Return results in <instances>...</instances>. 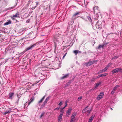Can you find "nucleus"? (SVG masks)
<instances>
[{
  "mask_svg": "<svg viewBox=\"0 0 122 122\" xmlns=\"http://www.w3.org/2000/svg\"><path fill=\"white\" fill-rule=\"evenodd\" d=\"M39 44V43L37 42L33 44V45L30 46L27 48L25 50H24L22 52V53H23V54H24L25 51L31 50L34 47L37 46V45H38Z\"/></svg>",
  "mask_w": 122,
  "mask_h": 122,
  "instance_id": "f257e3e1",
  "label": "nucleus"
},
{
  "mask_svg": "<svg viewBox=\"0 0 122 122\" xmlns=\"http://www.w3.org/2000/svg\"><path fill=\"white\" fill-rule=\"evenodd\" d=\"M65 107H66L67 105V102H66V103H65Z\"/></svg>",
  "mask_w": 122,
  "mask_h": 122,
  "instance_id": "3c124183",
  "label": "nucleus"
},
{
  "mask_svg": "<svg viewBox=\"0 0 122 122\" xmlns=\"http://www.w3.org/2000/svg\"><path fill=\"white\" fill-rule=\"evenodd\" d=\"M37 7L36 6H33V7H32V8H31V9L32 10H34V9H35V8L36 7Z\"/></svg>",
  "mask_w": 122,
  "mask_h": 122,
  "instance_id": "a19ab883",
  "label": "nucleus"
},
{
  "mask_svg": "<svg viewBox=\"0 0 122 122\" xmlns=\"http://www.w3.org/2000/svg\"><path fill=\"white\" fill-rule=\"evenodd\" d=\"M36 7H37L38 5V4H39V2H38L37 1V2H36Z\"/></svg>",
  "mask_w": 122,
  "mask_h": 122,
  "instance_id": "37998d69",
  "label": "nucleus"
},
{
  "mask_svg": "<svg viewBox=\"0 0 122 122\" xmlns=\"http://www.w3.org/2000/svg\"><path fill=\"white\" fill-rule=\"evenodd\" d=\"M101 73V72L100 71L98 72H97V74H99V73Z\"/></svg>",
  "mask_w": 122,
  "mask_h": 122,
  "instance_id": "864d4df0",
  "label": "nucleus"
},
{
  "mask_svg": "<svg viewBox=\"0 0 122 122\" xmlns=\"http://www.w3.org/2000/svg\"><path fill=\"white\" fill-rule=\"evenodd\" d=\"M14 58L13 57H12V59H13Z\"/></svg>",
  "mask_w": 122,
  "mask_h": 122,
  "instance_id": "bf43d9fd",
  "label": "nucleus"
},
{
  "mask_svg": "<svg viewBox=\"0 0 122 122\" xmlns=\"http://www.w3.org/2000/svg\"><path fill=\"white\" fill-rule=\"evenodd\" d=\"M120 86L119 85H116L113 89V90L116 91V89L118 87H119Z\"/></svg>",
  "mask_w": 122,
  "mask_h": 122,
  "instance_id": "4468645a",
  "label": "nucleus"
},
{
  "mask_svg": "<svg viewBox=\"0 0 122 122\" xmlns=\"http://www.w3.org/2000/svg\"><path fill=\"white\" fill-rule=\"evenodd\" d=\"M72 23L71 24H73V21H72Z\"/></svg>",
  "mask_w": 122,
  "mask_h": 122,
  "instance_id": "680f3d73",
  "label": "nucleus"
},
{
  "mask_svg": "<svg viewBox=\"0 0 122 122\" xmlns=\"http://www.w3.org/2000/svg\"><path fill=\"white\" fill-rule=\"evenodd\" d=\"M100 71L101 72V73H102V72H105L104 71V70H103V69H102V70H100Z\"/></svg>",
  "mask_w": 122,
  "mask_h": 122,
  "instance_id": "49530a36",
  "label": "nucleus"
},
{
  "mask_svg": "<svg viewBox=\"0 0 122 122\" xmlns=\"http://www.w3.org/2000/svg\"><path fill=\"white\" fill-rule=\"evenodd\" d=\"M87 18L90 21H92V19L89 16H87Z\"/></svg>",
  "mask_w": 122,
  "mask_h": 122,
  "instance_id": "cd10ccee",
  "label": "nucleus"
},
{
  "mask_svg": "<svg viewBox=\"0 0 122 122\" xmlns=\"http://www.w3.org/2000/svg\"><path fill=\"white\" fill-rule=\"evenodd\" d=\"M104 94L103 92H101L97 97V100H99L102 99L103 97Z\"/></svg>",
  "mask_w": 122,
  "mask_h": 122,
  "instance_id": "7ed1b4c3",
  "label": "nucleus"
},
{
  "mask_svg": "<svg viewBox=\"0 0 122 122\" xmlns=\"http://www.w3.org/2000/svg\"><path fill=\"white\" fill-rule=\"evenodd\" d=\"M64 113V112H61L60 113V115L61 116H63V114Z\"/></svg>",
  "mask_w": 122,
  "mask_h": 122,
  "instance_id": "ea45409f",
  "label": "nucleus"
},
{
  "mask_svg": "<svg viewBox=\"0 0 122 122\" xmlns=\"http://www.w3.org/2000/svg\"><path fill=\"white\" fill-rule=\"evenodd\" d=\"M76 114L74 113H73L72 115L71 118H75L76 116Z\"/></svg>",
  "mask_w": 122,
  "mask_h": 122,
  "instance_id": "b1692460",
  "label": "nucleus"
},
{
  "mask_svg": "<svg viewBox=\"0 0 122 122\" xmlns=\"http://www.w3.org/2000/svg\"><path fill=\"white\" fill-rule=\"evenodd\" d=\"M73 52L75 54V55H76L78 53H81V51L78 50H75L73 51Z\"/></svg>",
  "mask_w": 122,
  "mask_h": 122,
  "instance_id": "9b49d317",
  "label": "nucleus"
},
{
  "mask_svg": "<svg viewBox=\"0 0 122 122\" xmlns=\"http://www.w3.org/2000/svg\"><path fill=\"white\" fill-rule=\"evenodd\" d=\"M111 108V109L112 110V108Z\"/></svg>",
  "mask_w": 122,
  "mask_h": 122,
  "instance_id": "e2e57ef3",
  "label": "nucleus"
},
{
  "mask_svg": "<svg viewBox=\"0 0 122 122\" xmlns=\"http://www.w3.org/2000/svg\"><path fill=\"white\" fill-rule=\"evenodd\" d=\"M104 45V44L103 45H99L98 47V49H100V48H103V47Z\"/></svg>",
  "mask_w": 122,
  "mask_h": 122,
  "instance_id": "aec40b11",
  "label": "nucleus"
},
{
  "mask_svg": "<svg viewBox=\"0 0 122 122\" xmlns=\"http://www.w3.org/2000/svg\"><path fill=\"white\" fill-rule=\"evenodd\" d=\"M8 113H10V111H8Z\"/></svg>",
  "mask_w": 122,
  "mask_h": 122,
  "instance_id": "052dcab7",
  "label": "nucleus"
},
{
  "mask_svg": "<svg viewBox=\"0 0 122 122\" xmlns=\"http://www.w3.org/2000/svg\"><path fill=\"white\" fill-rule=\"evenodd\" d=\"M60 108V107H57V108H56L54 110H59Z\"/></svg>",
  "mask_w": 122,
  "mask_h": 122,
  "instance_id": "c03bdc74",
  "label": "nucleus"
},
{
  "mask_svg": "<svg viewBox=\"0 0 122 122\" xmlns=\"http://www.w3.org/2000/svg\"><path fill=\"white\" fill-rule=\"evenodd\" d=\"M118 72V71L117 69H113L112 71V74H114Z\"/></svg>",
  "mask_w": 122,
  "mask_h": 122,
  "instance_id": "6ab92c4d",
  "label": "nucleus"
},
{
  "mask_svg": "<svg viewBox=\"0 0 122 122\" xmlns=\"http://www.w3.org/2000/svg\"><path fill=\"white\" fill-rule=\"evenodd\" d=\"M107 69L108 68H107V67H105L104 69H103L104 71L105 72L106 71Z\"/></svg>",
  "mask_w": 122,
  "mask_h": 122,
  "instance_id": "f704fd0d",
  "label": "nucleus"
},
{
  "mask_svg": "<svg viewBox=\"0 0 122 122\" xmlns=\"http://www.w3.org/2000/svg\"><path fill=\"white\" fill-rule=\"evenodd\" d=\"M30 21V20L29 19H28L26 21V22L27 23H29V21Z\"/></svg>",
  "mask_w": 122,
  "mask_h": 122,
  "instance_id": "a18cd8bd",
  "label": "nucleus"
},
{
  "mask_svg": "<svg viewBox=\"0 0 122 122\" xmlns=\"http://www.w3.org/2000/svg\"><path fill=\"white\" fill-rule=\"evenodd\" d=\"M72 110V108L70 107L68 110L67 112L66 113V115L67 116V115H68L70 114L71 110Z\"/></svg>",
  "mask_w": 122,
  "mask_h": 122,
  "instance_id": "6e6552de",
  "label": "nucleus"
},
{
  "mask_svg": "<svg viewBox=\"0 0 122 122\" xmlns=\"http://www.w3.org/2000/svg\"><path fill=\"white\" fill-rule=\"evenodd\" d=\"M14 7H15L14 6H13V7H10L8 8V10H11L12 9H13V8H14Z\"/></svg>",
  "mask_w": 122,
  "mask_h": 122,
  "instance_id": "2f4dec72",
  "label": "nucleus"
},
{
  "mask_svg": "<svg viewBox=\"0 0 122 122\" xmlns=\"http://www.w3.org/2000/svg\"><path fill=\"white\" fill-rule=\"evenodd\" d=\"M4 25H8V22H6L4 24Z\"/></svg>",
  "mask_w": 122,
  "mask_h": 122,
  "instance_id": "de8ad7c7",
  "label": "nucleus"
},
{
  "mask_svg": "<svg viewBox=\"0 0 122 122\" xmlns=\"http://www.w3.org/2000/svg\"><path fill=\"white\" fill-rule=\"evenodd\" d=\"M11 22L10 20H8V25L11 24Z\"/></svg>",
  "mask_w": 122,
  "mask_h": 122,
  "instance_id": "c9c22d12",
  "label": "nucleus"
},
{
  "mask_svg": "<svg viewBox=\"0 0 122 122\" xmlns=\"http://www.w3.org/2000/svg\"><path fill=\"white\" fill-rule=\"evenodd\" d=\"M63 110H62L61 109V110H60V112H63Z\"/></svg>",
  "mask_w": 122,
  "mask_h": 122,
  "instance_id": "6e6d98bb",
  "label": "nucleus"
},
{
  "mask_svg": "<svg viewBox=\"0 0 122 122\" xmlns=\"http://www.w3.org/2000/svg\"><path fill=\"white\" fill-rule=\"evenodd\" d=\"M45 96H44L38 102V103H41L42 101L44 99H45Z\"/></svg>",
  "mask_w": 122,
  "mask_h": 122,
  "instance_id": "f3484780",
  "label": "nucleus"
},
{
  "mask_svg": "<svg viewBox=\"0 0 122 122\" xmlns=\"http://www.w3.org/2000/svg\"><path fill=\"white\" fill-rule=\"evenodd\" d=\"M117 70L118 72H120L122 73V69L121 68H117Z\"/></svg>",
  "mask_w": 122,
  "mask_h": 122,
  "instance_id": "5701e85b",
  "label": "nucleus"
},
{
  "mask_svg": "<svg viewBox=\"0 0 122 122\" xmlns=\"http://www.w3.org/2000/svg\"><path fill=\"white\" fill-rule=\"evenodd\" d=\"M60 35L58 34L54 35V41L55 44L59 42V39Z\"/></svg>",
  "mask_w": 122,
  "mask_h": 122,
  "instance_id": "f03ea898",
  "label": "nucleus"
},
{
  "mask_svg": "<svg viewBox=\"0 0 122 122\" xmlns=\"http://www.w3.org/2000/svg\"><path fill=\"white\" fill-rule=\"evenodd\" d=\"M82 97H81V96L79 97L78 98L77 100L78 101H79L81 100L82 99Z\"/></svg>",
  "mask_w": 122,
  "mask_h": 122,
  "instance_id": "c85d7f7f",
  "label": "nucleus"
},
{
  "mask_svg": "<svg viewBox=\"0 0 122 122\" xmlns=\"http://www.w3.org/2000/svg\"><path fill=\"white\" fill-rule=\"evenodd\" d=\"M94 80H93V79H92V80H91V81H94Z\"/></svg>",
  "mask_w": 122,
  "mask_h": 122,
  "instance_id": "13d9d810",
  "label": "nucleus"
},
{
  "mask_svg": "<svg viewBox=\"0 0 122 122\" xmlns=\"http://www.w3.org/2000/svg\"><path fill=\"white\" fill-rule=\"evenodd\" d=\"M80 14V12H76V13H75V14H74L73 15V16H76V15H78Z\"/></svg>",
  "mask_w": 122,
  "mask_h": 122,
  "instance_id": "4be33fe9",
  "label": "nucleus"
},
{
  "mask_svg": "<svg viewBox=\"0 0 122 122\" xmlns=\"http://www.w3.org/2000/svg\"><path fill=\"white\" fill-rule=\"evenodd\" d=\"M118 57L117 56H115L113 57L112 58V60H113L114 59H117L118 58Z\"/></svg>",
  "mask_w": 122,
  "mask_h": 122,
  "instance_id": "a878e982",
  "label": "nucleus"
},
{
  "mask_svg": "<svg viewBox=\"0 0 122 122\" xmlns=\"http://www.w3.org/2000/svg\"><path fill=\"white\" fill-rule=\"evenodd\" d=\"M8 32V30L6 28H0V33L4 32L5 33H7Z\"/></svg>",
  "mask_w": 122,
  "mask_h": 122,
  "instance_id": "39448f33",
  "label": "nucleus"
},
{
  "mask_svg": "<svg viewBox=\"0 0 122 122\" xmlns=\"http://www.w3.org/2000/svg\"><path fill=\"white\" fill-rule=\"evenodd\" d=\"M107 73H105L103 74H102V76H106L107 75Z\"/></svg>",
  "mask_w": 122,
  "mask_h": 122,
  "instance_id": "4c0bfd02",
  "label": "nucleus"
},
{
  "mask_svg": "<svg viewBox=\"0 0 122 122\" xmlns=\"http://www.w3.org/2000/svg\"><path fill=\"white\" fill-rule=\"evenodd\" d=\"M102 22L101 21H98L96 24V26H98V27L99 29H101L102 28Z\"/></svg>",
  "mask_w": 122,
  "mask_h": 122,
  "instance_id": "20e7f679",
  "label": "nucleus"
},
{
  "mask_svg": "<svg viewBox=\"0 0 122 122\" xmlns=\"http://www.w3.org/2000/svg\"><path fill=\"white\" fill-rule=\"evenodd\" d=\"M112 64V63H109V64H108L106 66L107 67V68H108V67L110 66V65H111Z\"/></svg>",
  "mask_w": 122,
  "mask_h": 122,
  "instance_id": "473e14b6",
  "label": "nucleus"
},
{
  "mask_svg": "<svg viewBox=\"0 0 122 122\" xmlns=\"http://www.w3.org/2000/svg\"><path fill=\"white\" fill-rule=\"evenodd\" d=\"M74 118H71V120L70 122H74Z\"/></svg>",
  "mask_w": 122,
  "mask_h": 122,
  "instance_id": "72a5a7b5",
  "label": "nucleus"
},
{
  "mask_svg": "<svg viewBox=\"0 0 122 122\" xmlns=\"http://www.w3.org/2000/svg\"><path fill=\"white\" fill-rule=\"evenodd\" d=\"M91 109H90L89 110H87L86 111V112L87 113V115H89L90 114V113L91 112Z\"/></svg>",
  "mask_w": 122,
  "mask_h": 122,
  "instance_id": "412c9836",
  "label": "nucleus"
},
{
  "mask_svg": "<svg viewBox=\"0 0 122 122\" xmlns=\"http://www.w3.org/2000/svg\"><path fill=\"white\" fill-rule=\"evenodd\" d=\"M7 113H8V112H5V113H4V114H6Z\"/></svg>",
  "mask_w": 122,
  "mask_h": 122,
  "instance_id": "4d7b16f0",
  "label": "nucleus"
},
{
  "mask_svg": "<svg viewBox=\"0 0 122 122\" xmlns=\"http://www.w3.org/2000/svg\"><path fill=\"white\" fill-rule=\"evenodd\" d=\"M51 96H49L48 97H47L44 102H45V103H46L47 102L48 100L51 98Z\"/></svg>",
  "mask_w": 122,
  "mask_h": 122,
  "instance_id": "2eb2a0df",
  "label": "nucleus"
},
{
  "mask_svg": "<svg viewBox=\"0 0 122 122\" xmlns=\"http://www.w3.org/2000/svg\"><path fill=\"white\" fill-rule=\"evenodd\" d=\"M66 54H67V53H65V54H64V56H63V58H64V57L65 56H66Z\"/></svg>",
  "mask_w": 122,
  "mask_h": 122,
  "instance_id": "8fccbe9b",
  "label": "nucleus"
},
{
  "mask_svg": "<svg viewBox=\"0 0 122 122\" xmlns=\"http://www.w3.org/2000/svg\"><path fill=\"white\" fill-rule=\"evenodd\" d=\"M44 114V112L42 113L41 114V115L40 116V118H41L43 116Z\"/></svg>",
  "mask_w": 122,
  "mask_h": 122,
  "instance_id": "7c9ffc66",
  "label": "nucleus"
},
{
  "mask_svg": "<svg viewBox=\"0 0 122 122\" xmlns=\"http://www.w3.org/2000/svg\"><path fill=\"white\" fill-rule=\"evenodd\" d=\"M34 98L33 97H32L29 101L28 102V106L29 105L30 103L32 102L34 100Z\"/></svg>",
  "mask_w": 122,
  "mask_h": 122,
  "instance_id": "f8f14e48",
  "label": "nucleus"
},
{
  "mask_svg": "<svg viewBox=\"0 0 122 122\" xmlns=\"http://www.w3.org/2000/svg\"><path fill=\"white\" fill-rule=\"evenodd\" d=\"M96 8V9H97V10H98V6H96V7H94L93 8V10H94V12H95V9Z\"/></svg>",
  "mask_w": 122,
  "mask_h": 122,
  "instance_id": "c756f323",
  "label": "nucleus"
},
{
  "mask_svg": "<svg viewBox=\"0 0 122 122\" xmlns=\"http://www.w3.org/2000/svg\"><path fill=\"white\" fill-rule=\"evenodd\" d=\"M19 13L18 12H17L13 16V17L11 18L12 19H14V17H19Z\"/></svg>",
  "mask_w": 122,
  "mask_h": 122,
  "instance_id": "1a4fd4ad",
  "label": "nucleus"
},
{
  "mask_svg": "<svg viewBox=\"0 0 122 122\" xmlns=\"http://www.w3.org/2000/svg\"><path fill=\"white\" fill-rule=\"evenodd\" d=\"M65 107H62L61 108V109L62 110H63V109H64L65 108Z\"/></svg>",
  "mask_w": 122,
  "mask_h": 122,
  "instance_id": "603ef678",
  "label": "nucleus"
},
{
  "mask_svg": "<svg viewBox=\"0 0 122 122\" xmlns=\"http://www.w3.org/2000/svg\"><path fill=\"white\" fill-rule=\"evenodd\" d=\"M101 83V82H99L98 83H97L96 84V86H95V88H97L98 87V86H99V85H100Z\"/></svg>",
  "mask_w": 122,
  "mask_h": 122,
  "instance_id": "393cba45",
  "label": "nucleus"
},
{
  "mask_svg": "<svg viewBox=\"0 0 122 122\" xmlns=\"http://www.w3.org/2000/svg\"><path fill=\"white\" fill-rule=\"evenodd\" d=\"M102 76V74H100V75H98V77H97L98 78H99V77H101Z\"/></svg>",
  "mask_w": 122,
  "mask_h": 122,
  "instance_id": "58836bf2",
  "label": "nucleus"
},
{
  "mask_svg": "<svg viewBox=\"0 0 122 122\" xmlns=\"http://www.w3.org/2000/svg\"><path fill=\"white\" fill-rule=\"evenodd\" d=\"M70 82H67V84H68V85H69L70 84Z\"/></svg>",
  "mask_w": 122,
  "mask_h": 122,
  "instance_id": "5fc2aeb1",
  "label": "nucleus"
},
{
  "mask_svg": "<svg viewBox=\"0 0 122 122\" xmlns=\"http://www.w3.org/2000/svg\"><path fill=\"white\" fill-rule=\"evenodd\" d=\"M97 62L95 60L93 61H89L88 62L86 63V65L87 66H91L92 64H93L94 62Z\"/></svg>",
  "mask_w": 122,
  "mask_h": 122,
  "instance_id": "423d86ee",
  "label": "nucleus"
},
{
  "mask_svg": "<svg viewBox=\"0 0 122 122\" xmlns=\"http://www.w3.org/2000/svg\"><path fill=\"white\" fill-rule=\"evenodd\" d=\"M95 116L94 115H92V116L89 118V120L88 122H92V120L93 119Z\"/></svg>",
  "mask_w": 122,
  "mask_h": 122,
  "instance_id": "9d476101",
  "label": "nucleus"
},
{
  "mask_svg": "<svg viewBox=\"0 0 122 122\" xmlns=\"http://www.w3.org/2000/svg\"><path fill=\"white\" fill-rule=\"evenodd\" d=\"M62 116L59 115L58 117V121L59 122H61V121L62 119Z\"/></svg>",
  "mask_w": 122,
  "mask_h": 122,
  "instance_id": "dca6fc26",
  "label": "nucleus"
},
{
  "mask_svg": "<svg viewBox=\"0 0 122 122\" xmlns=\"http://www.w3.org/2000/svg\"><path fill=\"white\" fill-rule=\"evenodd\" d=\"M14 94V92H10L9 94V99L12 100L13 98Z\"/></svg>",
  "mask_w": 122,
  "mask_h": 122,
  "instance_id": "0eeeda50",
  "label": "nucleus"
},
{
  "mask_svg": "<svg viewBox=\"0 0 122 122\" xmlns=\"http://www.w3.org/2000/svg\"><path fill=\"white\" fill-rule=\"evenodd\" d=\"M19 100V98L18 99V100L17 101V102H16V103L17 104H18V102Z\"/></svg>",
  "mask_w": 122,
  "mask_h": 122,
  "instance_id": "09e8293b",
  "label": "nucleus"
},
{
  "mask_svg": "<svg viewBox=\"0 0 122 122\" xmlns=\"http://www.w3.org/2000/svg\"><path fill=\"white\" fill-rule=\"evenodd\" d=\"M88 106H87L83 109L82 110V112L83 113H85L87 111L86 109L88 108Z\"/></svg>",
  "mask_w": 122,
  "mask_h": 122,
  "instance_id": "a211bd4d",
  "label": "nucleus"
},
{
  "mask_svg": "<svg viewBox=\"0 0 122 122\" xmlns=\"http://www.w3.org/2000/svg\"><path fill=\"white\" fill-rule=\"evenodd\" d=\"M114 90H112L111 92V93L112 94H114V93H115V92L114 91Z\"/></svg>",
  "mask_w": 122,
  "mask_h": 122,
  "instance_id": "79ce46f5",
  "label": "nucleus"
},
{
  "mask_svg": "<svg viewBox=\"0 0 122 122\" xmlns=\"http://www.w3.org/2000/svg\"><path fill=\"white\" fill-rule=\"evenodd\" d=\"M69 75V74H66L65 75L63 76L61 78V79H65L67 78Z\"/></svg>",
  "mask_w": 122,
  "mask_h": 122,
  "instance_id": "ddd939ff",
  "label": "nucleus"
},
{
  "mask_svg": "<svg viewBox=\"0 0 122 122\" xmlns=\"http://www.w3.org/2000/svg\"><path fill=\"white\" fill-rule=\"evenodd\" d=\"M38 82H37V83H38Z\"/></svg>",
  "mask_w": 122,
  "mask_h": 122,
  "instance_id": "0e129e2a",
  "label": "nucleus"
},
{
  "mask_svg": "<svg viewBox=\"0 0 122 122\" xmlns=\"http://www.w3.org/2000/svg\"><path fill=\"white\" fill-rule=\"evenodd\" d=\"M62 104V102H60L59 104L58 105L59 106H61Z\"/></svg>",
  "mask_w": 122,
  "mask_h": 122,
  "instance_id": "e433bc0d",
  "label": "nucleus"
},
{
  "mask_svg": "<svg viewBox=\"0 0 122 122\" xmlns=\"http://www.w3.org/2000/svg\"><path fill=\"white\" fill-rule=\"evenodd\" d=\"M46 103H45V102H44V103H43L42 104L41 106V108H43V107L45 105V104H46Z\"/></svg>",
  "mask_w": 122,
  "mask_h": 122,
  "instance_id": "bb28decb",
  "label": "nucleus"
}]
</instances>
